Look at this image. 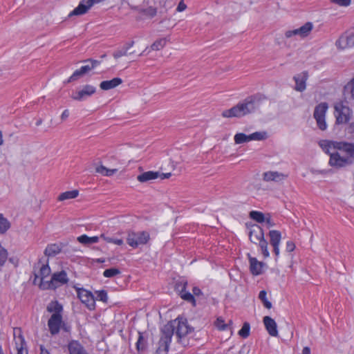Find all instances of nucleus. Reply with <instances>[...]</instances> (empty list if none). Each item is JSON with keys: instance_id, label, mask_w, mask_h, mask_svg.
Returning <instances> with one entry per match:
<instances>
[{"instance_id": "f257e3e1", "label": "nucleus", "mask_w": 354, "mask_h": 354, "mask_svg": "<svg viewBox=\"0 0 354 354\" xmlns=\"http://www.w3.org/2000/svg\"><path fill=\"white\" fill-rule=\"evenodd\" d=\"M265 97L261 94H256L246 97L230 109L223 111L224 118H241L245 115L254 113L259 106L260 102Z\"/></svg>"}, {"instance_id": "f03ea898", "label": "nucleus", "mask_w": 354, "mask_h": 354, "mask_svg": "<svg viewBox=\"0 0 354 354\" xmlns=\"http://www.w3.org/2000/svg\"><path fill=\"white\" fill-rule=\"evenodd\" d=\"M163 327L169 329L171 337L175 333L178 339V342L192 331V328L188 325L187 320L180 318L168 322Z\"/></svg>"}, {"instance_id": "7ed1b4c3", "label": "nucleus", "mask_w": 354, "mask_h": 354, "mask_svg": "<svg viewBox=\"0 0 354 354\" xmlns=\"http://www.w3.org/2000/svg\"><path fill=\"white\" fill-rule=\"evenodd\" d=\"M68 278L64 270L57 272L53 274L51 279L49 281L42 282L39 286L42 289L55 290L58 286L67 283Z\"/></svg>"}, {"instance_id": "20e7f679", "label": "nucleus", "mask_w": 354, "mask_h": 354, "mask_svg": "<svg viewBox=\"0 0 354 354\" xmlns=\"http://www.w3.org/2000/svg\"><path fill=\"white\" fill-rule=\"evenodd\" d=\"M149 239L150 235L146 231L129 232L127 242L131 247L136 248L140 245L147 244Z\"/></svg>"}, {"instance_id": "39448f33", "label": "nucleus", "mask_w": 354, "mask_h": 354, "mask_svg": "<svg viewBox=\"0 0 354 354\" xmlns=\"http://www.w3.org/2000/svg\"><path fill=\"white\" fill-rule=\"evenodd\" d=\"M335 116L336 123L338 124H346L351 119L352 111L350 108L344 105L342 102H338L335 104Z\"/></svg>"}, {"instance_id": "423d86ee", "label": "nucleus", "mask_w": 354, "mask_h": 354, "mask_svg": "<svg viewBox=\"0 0 354 354\" xmlns=\"http://www.w3.org/2000/svg\"><path fill=\"white\" fill-rule=\"evenodd\" d=\"M74 288L81 302L84 304L88 310H94L95 308V298L93 293L84 288L74 286Z\"/></svg>"}, {"instance_id": "0eeeda50", "label": "nucleus", "mask_w": 354, "mask_h": 354, "mask_svg": "<svg viewBox=\"0 0 354 354\" xmlns=\"http://www.w3.org/2000/svg\"><path fill=\"white\" fill-rule=\"evenodd\" d=\"M328 107L326 102H322L317 105L314 110L313 117L317 122L318 128L322 131H325L328 127L325 118Z\"/></svg>"}, {"instance_id": "6e6552de", "label": "nucleus", "mask_w": 354, "mask_h": 354, "mask_svg": "<svg viewBox=\"0 0 354 354\" xmlns=\"http://www.w3.org/2000/svg\"><path fill=\"white\" fill-rule=\"evenodd\" d=\"M161 337L158 342V348H157V353L167 354L169 351V346L171 342L172 337L171 336L170 330L167 328H162L161 330Z\"/></svg>"}, {"instance_id": "1a4fd4ad", "label": "nucleus", "mask_w": 354, "mask_h": 354, "mask_svg": "<svg viewBox=\"0 0 354 354\" xmlns=\"http://www.w3.org/2000/svg\"><path fill=\"white\" fill-rule=\"evenodd\" d=\"M62 322V315L52 314L48 320V330L52 336H55L59 333Z\"/></svg>"}, {"instance_id": "9d476101", "label": "nucleus", "mask_w": 354, "mask_h": 354, "mask_svg": "<svg viewBox=\"0 0 354 354\" xmlns=\"http://www.w3.org/2000/svg\"><path fill=\"white\" fill-rule=\"evenodd\" d=\"M328 163L331 167L335 168H341L352 164L349 159L342 156L337 151L330 153Z\"/></svg>"}, {"instance_id": "9b49d317", "label": "nucleus", "mask_w": 354, "mask_h": 354, "mask_svg": "<svg viewBox=\"0 0 354 354\" xmlns=\"http://www.w3.org/2000/svg\"><path fill=\"white\" fill-rule=\"evenodd\" d=\"M14 339L15 342L17 354H28V349L26 348L24 338L21 334V330L19 328L13 329Z\"/></svg>"}, {"instance_id": "f8f14e48", "label": "nucleus", "mask_w": 354, "mask_h": 354, "mask_svg": "<svg viewBox=\"0 0 354 354\" xmlns=\"http://www.w3.org/2000/svg\"><path fill=\"white\" fill-rule=\"evenodd\" d=\"M96 91V88L92 85L86 84L82 89L73 93L72 98L77 101L85 100L87 97L91 96Z\"/></svg>"}, {"instance_id": "ddd939ff", "label": "nucleus", "mask_w": 354, "mask_h": 354, "mask_svg": "<svg viewBox=\"0 0 354 354\" xmlns=\"http://www.w3.org/2000/svg\"><path fill=\"white\" fill-rule=\"evenodd\" d=\"M187 285V281H183L176 284V289L179 291L180 297L191 304L193 306H196V300L194 295L188 291H186V287Z\"/></svg>"}, {"instance_id": "4468645a", "label": "nucleus", "mask_w": 354, "mask_h": 354, "mask_svg": "<svg viewBox=\"0 0 354 354\" xmlns=\"http://www.w3.org/2000/svg\"><path fill=\"white\" fill-rule=\"evenodd\" d=\"M248 236L250 241L254 244L264 239L263 229L258 225H252L250 228Z\"/></svg>"}, {"instance_id": "2eb2a0df", "label": "nucleus", "mask_w": 354, "mask_h": 354, "mask_svg": "<svg viewBox=\"0 0 354 354\" xmlns=\"http://www.w3.org/2000/svg\"><path fill=\"white\" fill-rule=\"evenodd\" d=\"M337 145V150L344 152L346 153V158L349 159L353 164L354 160V144L347 142H339Z\"/></svg>"}, {"instance_id": "dca6fc26", "label": "nucleus", "mask_w": 354, "mask_h": 354, "mask_svg": "<svg viewBox=\"0 0 354 354\" xmlns=\"http://www.w3.org/2000/svg\"><path fill=\"white\" fill-rule=\"evenodd\" d=\"M336 46L340 49H345L354 45V34H344L339 37L335 43Z\"/></svg>"}, {"instance_id": "f3484780", "label": "nucleus", "mask_w": 354, "mask_h": 354, "mask_svg": "<svg viewBox=\"0 0 354 354\" xmlns=\"http://www.w3.org/2000/svg\"><path fill=\"white\" fill-rule=\"evenodd\" d=\"M308 78V75L306 71H304L293 77L295 82V89L297 91L302 92L306 88V81Z\"/></svg>"}, {"instance_id": "a211bd4d", "label": "nucleus", "mask_w": 354, "mask_h": 354, "mask_svg": "<svg viewBox=\"0 0 354 354\" xmlns=\"http://www.w3.org/2000/svg\"><path fill=\"white\" fill-rule=\"evenodd\" d=\"M265 328L270 336L277 337L278 330L276 322L269 316H265L263 319Z\"/></svg>"}, {"instance_id": "6ab92c4d", "label": "nucleus", "mask_w": 354, "mask_h": 354, "mask_svg": "<svg viewBox=\"0 0 354 354\" xmlns=\"http://www.w3.org/2000/svg\"><path fill=\"white\" fill-rule=\"evenodd\" d=\"M287 175L274 171H268L263 174V180L266 182H280L287 178Z\"/></svg>"}, {"instance_id": "aec40b11", "label": "nucleus", "mask_w": 354, "mask_h": 354, "mask_svg": "<svg viewBox=\"0 0 354 354\" xmlns=\"http://www.w3.org/2000/svg\"><path fill=\"white\" fill-rule=\"evenodd\" d=\"M69 354H88L85 348L77 340H72L68 344Z\"/></svg>"}, {"instance_id": "412c9836", "label": "nucleus", "mask_w": 354, "mask_h": 354, "mask_svg": "<svg viewBox=\"0 0 354 354\" xmlns=\"http://www.w3.org/2000/svg\"><path fill=\"white\" fill-rule=\"evenodd\" d=\"M250 272L254 275H259L262 273L264 263L259 261L255 257H249Z\"/></svg>"}, {"instance_id": "4be33fe9", "label": "nucleus", "mask_w": 354, "mask_h": 354, "mask_svg": "<svg viewBox=\"0 0 354 354\" xmlns=\"http://www.w3.org/2000/svg\"><path fill=\"white\" fill-rule=\"evenodd\" d=\"M91 8V6H89L87 0H81L77 7H76L71 12H70L68 17L82 15L85 14Z\"/></svg>"}, {"instance_id": "5701e85b", "label": "nucleus", "mask_w": 354, "mask_h": 354, "mask_svg": "<svg viewBox=\"0 0 354 354\" xmlns=\"http://www.w3.org/2000/svg\"><path fill=\"white\" fill-rule=\"evenodd\" d=\"M339 142L337 141H331L328 140H322L319 142V146L322 148V149L326 153L330 156V153H333L331 151L333 149L337 150V145Z\"/></svg>"}, {"instance_id": "b1692460", "label": "nucleus", "mask_w": 354, "mask_h": 354, "mask_svg": "<svg viewBox=\"0 0 354 354\" xmlns=\"http://www.w3.org/2000/svg\"><path fill=\"white\" fill-rule=\"evenodd\" d=\"M122 83V80L120 77H115L111 80L102 81L100 87L102 90L108 91L114 88Z\"/></svg>"}, {"instance_id": "393cba45", "label": "nucleus", "mask_w": 354, "mask_h": 354, "mask_svg": "<svg viewBox=\"0 0 354 354\" xmlns=\"http://www.w3.org/2000/svg\"><path fill=\"white\" fill-rule=\"evenodd\" d=\"M159 177L158 171H149L144 172L137 176V180L140 183H146Z\"/></svg>"}, {"instance_id": "a878e982", "label": "nucleus", "mask_w": 354, "mask_h": 354, "mask_svg": "<svg viewBox=\"0 0 354 354\" xmlns=\"http://www.w3.org/2000/svg\"><path fill=\"white\" fill-rule=\"evenodd\" d=\"M136 347L138 353H143L147 348V338L141 332H138V338L136 343Z\"/></svg>"}, {"instance_id": "bb28decb", "label": "nucleus", "mask_w": 354, "mask_h": 354, "mask_svg": "<svg viewBox=\"0 0 354 354\" xmlns=\"http://www.w3.org/2000/svg\"><path fill=\"white\" fill-rule=\"evenodd\" d=\"M62 251V247L56 243L54 244H49L47 245L44 250V254L48 257H54Z\"/></svg>"}, {"instance_id": "cd10ccee", "label": "nucleus", "mask_w": 354, "mask_h": 354, "mask_svg": "<svg viewBox=\"0 0 354 354\" xmlns=\"http://www.w3.org/2000/svg\"><path fill=\"white\" fill-rule=\"evenodd\" d=\"M84 62L86 63V64L84 66H82L80 68L82 69V72H83L84 74L88 73L89 71L94 69L95 67H97L100 64V61L93 59H88L84 60Z\"/></svg>"}, {"instance_id": "c85d7f7f", "label": "nucleus", "mask_w": 354, "mask_h": 354, "mask_svg": "<svg viewBox=\"0 0 354 354\" xmlns=\"http://www.w3.org/2000/svg\"><path fill=\"white\" fill-rule=\"evenodd\" d=\"M50 272V268L49 267L48 263L47 261L46 264H43L40 268L39 275H37L36 274H35V281H36V279L39 277L41 278L40 283H41L42 282H45L44 278L49 276Z\"/></svg>"}, {"instance_id": "c756f323", "label": "nucleus", "mask_w": 354, "mask_h": 354, "mask_svg": "<svg viewBox=\"0 0 354 354\" xmlns=\"http://www.w3.org/2000/svg\"><path fill=\"white\" fill-rule=\"evenodd\" d=\"M133 8L148 18H153L157 13L156 8L153 6H149L146 8H140L138 7H134Z\"/></svg>"}, {"instance_id": "7c9ffc66", "label": "nucleus", "mask_w": 354, "mask_h": 354, "mask_svg": "<svg viewBox=\"0 0 354 354\" xmlns=\"http://www.w3.org/2000/svg\"><path fill=\"white\" fill-rule=\"evenodd\" d=\"M77 241L83 245H89L97 243L99 241V237L97 236L90 237L86 234H83L77 237Z\"/></svg>"}, {"instance_id": "2f4dec72", "label": "nucleus", "mask_w": 354, "mask_h": 354, "mask_svg": "<svg viewBox=\"0 0 354 354\" xmlns=\"http://www.w3.org/2000/svg\"><path fill=\"white\" fill-rule=\"evenodd\" d=\"M270 243L271 245H280L281 233L278 230H270L269 232Z\"/></svg>"}, {"instance_id": "473e14b6", "label": "nucleus", "mask_w": 354, "mask_h": 354, "mask_svg": "<svg viewBox=\"0 0 354 354\" xmlns=\"http://www.w3.org/2000/svg\"><path fill=\"white\" fill-rule=\"evenodd\" d=\"M47 311L49 313H52L53 314H59L62 315V312L63 310L62 306L57 301L50 302L47 308Z\"/></svg>"}, {"instance_id": "72a5a7b5", "label": "nucleus", "mask_w": 354, "mask_h": 354, "mask_svg": "<svg viewBox=\"0 0 354 354\" xmlns=\"http://www.w3.org/2000/svg\"><path fill=\"white\" fill-rule=\"evenodd\" d=\"M79 194V192L77 189L71 190V191H67L65 192L62 193L59 197L58 200L60 201L68 200V199H73L77 197Z\"/></svg>"}, {"instance_id": "f704fd0d", "label": "nucleus", "mask_w": 354, "mask_h": 354, "mask_svg": "<svg viewBox=\"0 0 354 354\" xmlns=\"http://www.w3.org/2000/svg\"><path fill=\"white\" fill-rule=\"evenodd\" d=\"M97 173H99L104 176H111L118 171L117 169H109L103 165L98 166L95 168Z\"/></svg>"}, {"instance_id": "c9c22d12", "label": "nucleus", "mask_w": 354, "mask_h": 354, "mask_svg": "<svg viewBox=\"0 0 354 354\" xmlns=\"http://www.w3.org/2000/svg\"><path fill=\"white\" fill-rule=\"evenodd\" d=\"M10 227V223L2 214H0V234L6 233Z\"/></svg>"}, {"instance_id": "e433bc0d", "label": "nucleus", "mask_w": 354, "mask_h": 354, "mask_svg": "<svg viewBox=\"0 0 354 354\" xmlns=\"http://www.w3.org/2000/svg\"><path fill=\"white\" fill-rule=\"evenodd\" d=\"M313 24L311 22H307L304 26L299 28V32H300V37H305L309 35L313 29Z\"/></svg>"}, {"instance_id": "4c0bfd02", "label": "nucleus", "mask_w": 354, "mask_h": 354, "mask_svg": "<svg viewBox=\"0 0 354 354\" xmlns=\"http://www.w3.org/2000/svg\"><path fill=\"white\" fill-rule=\"evenodd\" d=\"M250 141L252 140H264L268 138V134L266 131H256L249 135Z\"/></svg>"}, {"instance_id": "58836bf2", "label": "nucleus", "mask_w": 354, "mask_h": 354, "mask_svg": "<svg viewBox=\"0 0 354 354\" xmlns=\"http://www.w3.org/2000/svg\"><path fill=\"white\" fill-rule=\"evenodd\" d=\"M266 215L261 212L251 211L250 212V217L259 223H262L265 221Z\"/></svg>"}, {"instance_id": "ea45409f", "label": "nucleus", "mask_w": 354, "mask_h": 354, "mask_svg": "<svg viewBox=\"0 0 354 354\" xmlns=\"http://www.w3.org/2000/svg\"><path fill=\"white\" fill-rule=\"evenodd\" d=\"M234 140L235 144L236 145H240L250 142L249 135H246L243 133H237L236 134H235Z\"/></svg>"}, {"instance_id": "a19ab883", "label": "nucleus", "mask_w": 354, "mask_h": 354, "mask_svg": "<svg viewBox=\"0 0 354 354\" xmlns=\"http://www.w3.org/2000/svg\"><path fill=\"white\" fill-rule=\"evenodd\" d=\"M257 244H259V248L261 249V253L263 255V257L265 258L269 257L270 253H269V251L268 250V244L267 241L265 239H263L261 241H260L259 242H258Z\"/></svg>"}, {"instance_id": "79ce46f5", "label": "nucleus", "mask_w": 354, "mask_h": 354, "mask_svg": "<svg viewBox=\"0 0 354 354\" xmlns=\"http://www.w3.org/2000/svg\"><path fill=\"white\" fill-rule=\"evenodd\" d=\"M266 295L267 292L266 290H261L259 294V299L263 302V306L266 308L270 309L272 308V303L267 299Z\"/></svg>"}, {"instance_id": "37998d69", "label": "nucleus", "mask_w": 354, "mask_h": 354, "mask_svg": "<svg viewBox=\"0 0 354 354\" xmlns=\"http://www.w3.org/2000/svg\"><path fill=\"white\" fill-rule=\"evenodd\" d=\"M167 43V40L165 38L160 39L154 41L151 46V49L152 50H159L162 49Z\"/></svg>"}, {"instance_id": "c03bdc74", "label": "nucleus", "mask_w": 354, "mask_h": 354, "mask_svg": "<svg viewBox=\"0 0 354 354\" xmlns=\"http://www.w3.org/2000/svg\"><path fill=\"white\" fill-rule=\"evenodd\" d=\"M214 325L219 330H226L229 328V325L225 323L224 319L221 317H218L216 319Z\"/></svg>"}, {"instance_id": "a18cd8bd", "label": "nucleus", "mask_w": 354, "mask_h": 354, "mask_svg": "<svg viewBox=\"0 0 354 354\" xmlns=\"http://www.w3.org/2000/svg\"><path fill=\"white\" fill-rule=\"evenodd\" d=\"M250 324L248 322H245L241 328V330L239 331V335L242 337L243 338H246L250 335Z\"/></svg>"}, {"instance_id": "49530a36", "label": "nucleus", "mask_w": 354, "mask_h": 354, "mask_svg": "<svg viewBox=\"0 0 354 354\" xmlns=\"http://www.w3.org/2000/svg\"><path fill=\"white\" fill-rule=\"evenodd\" d=\"M120 274V270L115 268L106 269L103 272V276L106 278L113 277L117 274Z\"/></svg>"}, {"instance_id": "de8ad7c7", "label": "nucleus", "mask_w": 354, "mask_h": 354, "mask_svg": "<svg viewBox=\"0 0 354 354\" xmlns=\"http://www.w3.org/2000/svg\"><path fill=\"white\" fill-rule=\"evenodd\" d=\"M96 297H95V300H100L104 303L107 302L108 295L106 290H101L95 291Z\"/></svg>"}, {"instance_id": "09e8293b", "label": "nucleus", "mask_w": 354, "mask_h": 354, "mask_svg": "<svg viewBox=\"0 0 354 354\" xmlns=\"http://www.w3.org/2000/svg\"><path fill=\"white\" fill-rule=\"evenodd\" d=\"M344 91L347 93H351L352 98L354 99V76L353 78L344 86Z\"/></svg>"}, {"instance_id": "8fccbe9b", "label": "nucleus", "mask_w": 354, "mask_h": 354, "mask_svg": "<svg viewBox=\"0 0 354 354\" xmlns=\"http://www.w3.org/2000/svg\"><path fill=\"white\" fill-rule=\"evenodd\" d=\"M101 237L103 238L106 242L112 243L118 245L123 244V240L121 239H114L111 237L105 236L104 234H102Z\"/></svg>"}, {"instance_id": "3c124183", "label": "nucleus", "mask_w": 354, "mask_h": 354, "mask_svg": "<svg viewBox=\"0 0 354 354\" xmlns=\"http://www.w3.org/2000/svg\"><path fill=\"white\" fill-rule=\"evenodd\" d=\"M85 75L83 72H82V69H77L72 74V75L68 78L67 82H71L75 80H77L82 75Z\"/></svg>"}, {"instance_id": "603ef678", "label": "nucleus", "mask_w": 354, "mask_h": 354, "mask_svg": "<svg viewBox=\"0 0 354 354\" xmlns=\"http://www.w3.org/2000/svg\"><path fill=\"white\" fill-rule=\"evenodd\" d=\"M330 2L339 6L347 7L351 3V0H330Z\"/></svg>"}, {"instance_id": "864d4df0", "label": "nucleus", "mask_w": 354, "mask_h": 354, "mask_svg": "<svg viewBox=\"0 0 354 354\" xmlns=\"http://www.w3.org/2000/svg\"><path fill=\"white\" fill-rule=\"evenodd\" d=\"M127 55V52L122 47L120 49L115 50L113 53V56L114 57V58L118 59V58H120L122 56H125Z\"/></svg>"}, {"instance_id": "5fc2aeb1", "label": "nucleus", "mask_w": 354, "mask_h": 354, "mask_svg": "<svg viewBox=\"0 0 354 354\" xmlns=\"http://www.w3.org/2000/svg\"><path fill=\"white\" fill-rule=\"evenodd\" d=\"M285 35L287 38L291 37L292 36H299L300 37V32H299V28L292 30H288L286 32Z\"/></svg>"}, {"instance_id": "6e6d98bb", "label": "nucleus", "mask_w": 354, "mask_h": 354, "mask_svg": "<svg viewBox=\"0 0 354 354\" xmlns=\"http://www.w3.org/2000/svg\"><path fill=\"white\" fill-rule=\"evenodd\" d=\"M266 223V225H267V227L269 228V227H272L273 226H274L275 223H274V221L272 220L271 218V216L270 214H267L265 216V221Z\"/></svg>"}, {"instance_id": "4d7b16f0", "label": "nucleus", "mask_w": 354, "mask_h": 354, "mask_svg": "<svg viewBox=\"0 0 354 354\" xmlns=\"http://www.w3.org/2000/svg\"><path fill=\"white\" fill-rule=\"evenodd\" d=\"M295 245L292 241H288L286 242V250L287 252H291L295 250Z\"/></svg>"}, {"instance_id": "13d9d810", "label": "nucleus", "mask_w": 354, "mask_h": 354, "mask_svg": "<svg viewBox=\"0 0 354 354\" xmlns=\"http://www.w3.org/2000/svg\"><path fill=\"white\" fill-rule=\"evenodd\" d=\"M71 326L62 322L61 329H62L65 332H70L71 331Z\"/></svg>"}, {"instance_id": "bf43d9fd", "label": "nucleus", "mask_w": 354, "mask_h": 354, "mask_svg": "<svg viewBox=\"0 0 354 354\" xmlns=\"http://www.w3.org/2000/svg\"><path fill=\"white\" fill-rule=\"evenodd\" d=\"M193 295L199 296L202 294L201 289L198 287H194L192 289Z\"/></svg>"}, {"instance_id": "052dcab7", "label": "nucleus", "mask_w": 354, "mask_h": 354, "mask_svg": "<svg viewBox=\"0 0 354 354\" xmlns=\"http://www.w3.org/2000/svg\"><path fill=\"white\" fill-rule=\"evenodd\" d=\"M186 7V5L183 2H180L176 10L178 12H182L185 10Z\"/></svg>"}, {"instance_id": "680f3d73", "label": "nucleus", "mask_w": 354, "mask_h": 354, "mask_svg": "<svg viewBox=\"0 0 354 354\" xmlns=\"http://www.w3.org/2000/svg\"><path fill=\"white\" fill-rule=\"evenodd\" d=\"M69 116V111L68 109H66L63 111V113L61 115V119L62 120H66Z\"/></svg>"}, {"instance_id": "e2e57ef3", "label": "nucleus", "mask_w": 354, "mask_h": 354, "mask_svg": "<svg viewBox=\"0 0 354 354\" xmlns=\"http://www.w3.org/2000/svg\"><path fill=\"white\" fill-rule=\"evenodd\" d=\"M171 176V173H159V177L161 179L169 178Z\"/></svg>"}, {"instance_id": "0e129e2a", "label": "nucleus", "mask_w": 354, "mask_h": 354, "mask_svg": "<svg viewBox=\"0 0 354 354\" xmlns=\"http://www.w3.org/2000/svg\"><path fill=\"white\" fill-rule=\"evenodd\" d=\"M134 42L131 41L129 43H127L122 48L127 52L129 48H131L133 46Z\"/></svg>"}, {"instance_id": "69168bd1", "label": "nucleus", "mask_w": 354, "mask_h": 354, "mask_svg": "<svg viewBox=\"0 0 354 354\" xmlns=\"http://www.w3.org/2000/svg\"><path fill=\"white\" fill-rule=\"evenodd\" d=\"M273 247V251L277 257L279 255V245H272Z\"/></svg>"}, {"instance_id": "338daca9", "label": "nucleus", "mask_w": 354, "mask_h": 354, "mask_svg": "<svg viewBox=\"0 0 354 354\" xmlns=\"http://www.w3.org/2000/svg\"><path fill=\"white\" fill-rule=\"evenodd\" d=\"M40 354H50V352L43 346H40Z\"/></svg>"}, {"instance_id": "774afa93", "label": "nucleus", "mask_w": 354, "mask_h": 354, "mask_svg": "<svg viewBox=\"0 0 354 354\" xmlns=\"http://www.w3.org/2000/svg\"><path fill=\"white\" fill-rule=\"evenodd\" d=\"M302 354H310V349L309 347H304L302 350Z\"/></svg>"}]
</instances>
